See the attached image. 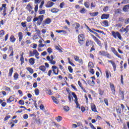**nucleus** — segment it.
Wrapping results in <instances>:
<instances>
[{"mask_svg":"<svg viewBox=\"0 0 129 129\" xmlns=\"http://www.w3.org/2000/svg\"><path fill=\"white\" fill-rule=\"evenodd\" d=\"M36 15H35L34 18L33 19V23L37 22V26H41L42 23H43V21H44V15H39L38 17H36Z\"/></svg>","mask_w":129,"mask_h":129,"instance_id":"nucleus-1","label":"nucleus"},{"mask_svg":"<svg viewBox=\"0 0 129 129\" xmlns=\"http://www.w3.org/2000/svg\"><path fill=\"white\" fill-rule=\"evenodd\" d=\"M39 55H40V53L38 52V50H37V49H33V51H29L30 57H34L35 56V57L36 59H40V57L39 56Z\"/></svg>","mask_w":129,"mask_h":129,"instance_id":"nucleus-2","label":"nucleus"},{"mask_svg":"<svg viewBox=\"0 0 129 129\" xmlns=\"http://www.w3.org/2000/svg\"><path fill=\"white\" fill-rule=\"evenodd\" d=\"M78 40L79 44H80L81 46H82L85 41V36H84L83 34H79L78 37Z\"/></svg>","mask_w":129,"mask_h":129,"instance_id":"nucleus-3","label":"nucleus"},{"mask_svg":"<svg viewBox=\"0 0 129 129\" xmlns=\"http://www.w3.org/2000/svg\"><path fill=\"white\" fill-rule=\"evenodd\" d=\"M111 36H112L113 38L114 39H119V40H121L122 37H121V35L118 31L115 32L114 31H112L111 32Z\"/></svg>","mask_w":129,"mask_h":129,"instance_id":"nucleus-4","label":"nucleus"},{"mask_svg":"<svg viewBox=\"0 0 129 129\" xmlns=\"http://www.w3.org/2000/svg\"><path fill=\"white\" fill-rule=\"evenodd\" d=\"M99 55L100 56H104V57H107L109 59L111 58V55L108 53L107 51H105V50H101L99 51Z\"/></svg>","mask_w":129,"mask_h":129,"instance_id":"nucleus-5","label":"nucleus"},{"mask_svg":"<svg viewBox=\"0 0 129 129\" xmlns=\"http://www.w3.org/2000/svg\"><path fill=\"white\" fill-rule=\"evenodd\" d=\"M18 38L19 42H21V45L22 47L25 46V41H22V40H23V32H19L18 33Z\"/></svg>","mask_w":129,"mask_h":129,"instance_id":"nucleus-6","label":"nucleus"},{"mask_svg":"<svg viewBox=\"0 0 129 129\" xmlns=\"http://www.w3.org/2000/svg\"><path fill=\"white\" fill-rule=\"evenodd\" d=\"M71 94L73 97L75 98V102L77 105V108H80V105H79V103H78V98H77L76 94H75L74 92H71Z\"/></svg>","mask_w":129,"mask_h":129,"instance_id":"nucleus-7","label":"nucleus"},{"mask_svg":"<svg viewBox=\"0 0 129 129\" xmlns=\"http://www.w3.org/2000/svg\"><path fill=\"white\" fill-rule=\"evenodd\" d=\"M91 36L92 37V38H93L94 41H95V42H96V43L97 44V45L100 46V47H101V46H102L101 41H100L99 39H98L97 37H96L93 34L91 35Z\"/></svg>","mask_w":129,"mask_h":129,"instance_id":"nucleus-8","label":"nucleus"},{"mask_svg":"<svg viewBox=\"0 0 129 129\" xmlns=\"http://www.w3.org/2000/svg\"><path fill=\"white\" fill-rule=\"evenodd\" d=\"M53 74L55 75H59V68L57 66H53L51 67Z\"/></svg>","mask_w":129,"mask_h":129,"instance_id":"nucleus-9","label":"nucleus"},{"mask_svg":"<svg viewBox=\"0 0 129 129\" xmlns=\"http://www.w3.org/2000/svg\"><path fill=\"white\" fill-rule=\"evenodd\" d=\"M52 22L51 19L48 18L45 19L42 22L43 27H45L46 25H49V24Z\"/></svg>","mask_w":129,"mask_h":129,"instance_id":"nucleus-10","label":"nucleus"},{"mask_svg":"<svg viewBox=\"0 0 129 129\" xmlns=\"http://www.w3.org/2000/svg\"><path fill=\"white\" fill-rule=\"evenodd\" d=\"M111 51L118 58H120V59H121V56L119 54H118V52H117V51L115 50V48L114 47H111Z\"/></svg>","mask_w":129,"mask_h":129,"instance_id":"nucleus-11","label":"nucleus"},{"mask_svg":"<svg viewBox=\"0 0 129 129\" xmlns=\"http://www.w3.org/2000/svg\"><path fill=\"white\" fill-rule=\"evenodd\" d=\"M109 86L112 92V93L113 95H115V87H114V85L112 84V83H109Z\"/></svg>","mask_w":129,"mask_h":129,"instance_id":"nucleus-12","label":"nucleus"},{"mask_svg":"<svg viewBox=\"0 0 129 129\" xmlns=\"http://www.w3.org/2000/svg\"><path fill=\"white\" fill-rule=\"evenodd\" d=\"M119 96L121 100H124V91L119 89Z\"/></svg>","mask_w":129,"mask_h":129,"instance_id":"nucleus-13","label":"nucleus"},{"mask_svg":"<svg viewBox=\"0 0 129 129\" xmlns=\"http://www.w3.org/2000/svg\"><path fill=\"white\" fill-rule=\"evenodd\" d=\"M86 27L88 30H89V32H90L91 33H92L93 34H94V35H95V36H96V37H97L99 39L101 38V37L98 35V33L92 31L91 29L89 28V27H88V26L86 25Z\"/></svg>","mask_w":129,"mask_h":129,"instance_id":"nucleus-14","label":"nucleus"},{"mask_svg":"<svg viewBox=\"0 0 129 129\" xmlns=\"http://www.w3.org/2000/svg\"><path fill=\"white\" fill-rule=\"evenodd\" d=\"M11 52V54L9 55V57H12L14 56V49L13 48V46H9L8 49V53Z\"/></svg>","mask_w":129,"mask_h":129,"instance_id":"nucleus-15","label":"nucleus"},{"mask_svg":"<svg viewBox=\"0 0 129 129\" xmlns=\"http://www.w3.org/2000/svg\"><path fill=\"white\" fill-rule=\"evenodd\" d=\"M108 62H109V63H111V64H112L113 68V71H116V64L115 63V62H114L112 60H108Z\"/></svg>","mask_w":129,"mask_h":129,"instance_id":"nucleus-16","label":"nucleus"},{"mask_svg":"<svg viewBox=\"0 0 129 129\" xmlns=\"http://www.w3.org/2000/svg\"><path fill=\"white\" fill-rule=\"evenodd\" d=\"M15 101V97H14L13 96H11L9 98H8L7 100V103H12L13 101Z\"/></svg>","mask_w":129,"mask_h":129,"instance_id":"nucleus-17","label":"nucleus"},{"mask_svg":"<svg viewBox=\"0 0 129 129\" xmlns=\"http://www.w3.org/2000/svg\"><path fill=\"white\" fill-rule=\"evenodd\" d=\"M91 108L92 111H94V112H98L97 109H96V106L94 104H91Z\"/></svg>","mask_w":129,"mask_h":129,"instance_id":"nucleus-18","label":"nucleus"},{"mask_svg":"<svg viewBox=\"0 0 129 129\" xmlns=\"http://www.w3.org/2000/svg\"><path fill=\"white\" fill-rule=\"evenodd\" d=\"M109 18V14H102L101 16V20H107Z\"/></svg>","mask_w":129,"mask_h":129,"instance_id":"nucleus-19","label":"nucleus"},{"mask_svg":"<svg viewBox=\"0 0 129 129\" xmlns=\"http://www.w3.org/2000/svg\"><path fill=\"white\" fill-rule=\"evenodd\" d=\"M55 5V3L52 2H47V4L45 5L46 8H52V7Z\"/></svg>","mask_w":129,"mask_h":129,"instance_id":"nucleus-20","label":"nucleus"},{"mask_svg":"<svg viewBox=\"0 0 129 129\" xmlns=\"http://www.w3.org/2000/svg\"><path fill=\"white\" fill-rule=\"evenodd\" d=\"M91 44H93V41L90 39H88L86 40V47H88L89 46H90Z\"/></svg>","mask_w":129,"mask_h":129,"instance_id":"nucleus-21","label":"nucleus"},{"mask_svg":"<svg viewBox=\"0 0 129 129\" xmlns=\"http://www.w3.org/2000/svg\"><path fill=\"white\" fill-rule=\"evenodd\" d=\"M78 84L79 85V86H80V87L81 88L82 90H83L84 92L86 93V90L85 89V88L83 87L81 82H80V81H78Z\"/></svg>","mask_w":129,"mask_h":129,"instance_id":"nucleus-22","label":"nucleus"},{"mask_svg":"<svg viewBox=\"0 0 129 129\" xmlns=\"http://www.w3.org/2000/svg\"><path fill=\"white\" fill-rule=\"evenodd\" d=\"M13 73H14V68H11L9 70V73H8V77H12L13 75Z\"/></svg>","mask_w":129,"mask_h":129,"instance_id":"nucleus-23","label":"nucleus"},{"mask_svg":"<svg viewBox=\"0 0 129 129\" xmlns=\"http://www.w3.org/2000/svg\"><path fill=\"white\" fill-rule=\"evenodd\" d=\"M10 40L11 43H15V42H16V39L14 35H11L10 37Z\"/></svg>","mask_w":129,"mask_h":129,"instance_id":"nucleus-24","label":"nucleus"},{"mask_svg":"<svg viewBox=\"0 0 129 129\" xmlns=\"http://www.w3.org/2000/svg\"><path fill=\"white\" fill-rule=\"evenodd\" d=\"M24 60L25 59L24 58V52H22L20 57L21 65H23L24 64Z\"/></svg>","mask_w":129,"mask_h":129,"instance_id":"nucleus-25","label":"nucleus"},{"mask_svg":"<svg viewBox=\"0 0 129 129\" xmlns=\"http://www.w3.org/2000/svg\"><path fill=\"white\" fill-rule=\"evenodd\" d=\"M60 11V10L57 8H53L50 10V12L53 14H56Z\"/></svg>","mask_w":129,"mask_h":129,"instance_id":"nucleus-26","label":"nucleus"},{"mask_svg":"<svg viewBox=\"0 0 129 129\" xmlns=\"http://www.w3.org/2000/svg\"><path fill=\"white\" fill-rule=\"evenodd\" d=\"M122 10L120 8L116 9L115 10L114 13L115 15H119L121 14Z\"/></svg>","mask_w":129,"mask_h":129,"instance_id":"nucleus-27","label":"nucleus"},{"mask_svg":"<svg viewBox=\"0 0 129 129\" xmlns=\"http://www.w3.org/2000/svg\"><path fill=\"white\" fill-rule=\"evenodd\" d=\"M98 12H92V13H90L89 15L91 16V17H96V16H98Z\"/></svg>","mask_w":129,"mask_h":129,"instance_id":"nucleus-28","label":"nucleus"},{"mask_svg":"<svg viewBox=\"0 0 129 129\" xmlns=\"http://www.w3.org/2000/svg\"><path fill=\"white\" fill-rule=\"evenodd\" d=\"M29 62L31 65H34L35 64V59L34 57H31L29 59Z\"/></svg>","mask_w":129,"mask_h":129,"instance_id":"nucleus-29","label":"nucleus"},{"mask_svg":"<svg viewBox=\"0 0 129 129\" xmlns=\"http://www.w3.org/2000/svg\"><path fill=\"white\" fill-rule=\"evenodd\" d=\"M116 110L118 114H121V108L120 106H117L116 108Z\"/></svg>","mask_w":129,"mask_h":129,"instance_id":"nucleus-30","label":"nucleus"},{"mask_svg":"<svg viewBox=\"0 0 129 129\" xmlns=\"http://www.w3.org/2000/svg\"><path fill=\"white\" fill-rule=\"evenodd\" d=\"M93 31H95V32H97V33H100V34H102L103 35H105V33L103 32V31L95 29L94 28L92 29Z\"/></svg>","mask_w":129,"mask_h":129,"instance_id":"nucleus-31","label":"nucleus"},{"mask_svg":"<svg viewBox=\"0 0 129 129\" xmlns=\"http://www.w3.org/2000/svg\"><path fill=\"white\" fill-rule=\"evenodd\" d=\"M39 69L40 70V71L45 72V71H46V67H45V66H41L39 67Z\"/></svg>","mask_w":129,"mask_h":129,"instance_id":"nucleus-32","label":"nucleus"},{"mask_svg":"<svg viewBox=\"0 0 129 129\" xmlns=\"http://www.w3.org/2000/svg\"><path fill=\"white\" fill-rule=\"evenodd\" d=\"M88 67L89 68H90L91 69L92 68H94V64H93V62L89 61L88 63Z\"/></svg>","mask_w":129,"mask_h":129,"instance_id":"nucleus-33","label":"nucleus"},{"mask_svg":"<svg viewBox=\"0 0 129 129\" xmlns=\"http://www.w3.org/2000/svg\"><path fill=\"white\" fill-rule=\"evenodd\" d=\"M51 98H52L53 102H54V103H55V104H58V103H59V101H58V99H57V98H56V97H55L54 96H52Z\"/></svg>","mask_w":129,"mask_h":129,"instance_id":"nucleus-34","label":"nucleus"},{"mask_svg":"<svg viewBox=\"0 0 129 129\" xmlns=\"http://www.w3.org/2000/svg\"><path fill=\"white\" fill-rule=\"evenodd\" d=\"M75 25H76L75 29L76 32H78V29L80 28V24L77 22L75 23Z\"/></svg>","mask_w":129,"mask_h":129,"instance_id":"nucleus-35","label":"nucleus"},{"mask_svg":"<svg viewBox=\"0 0 129 129\" xmlns=\"http://www.w3.org/2000/svg\"><path fill=\"white\" fill-rule=\"evenodd\" d=\"M105 74H106V78L107 79L109 78V75H110V77H111V73L109 71H106Z\"/></svg>","mask_w":129,"mask_h":129,"instance_id":"nucleus-36","label":"nucleus"},{"mask_svg":"<svg viewBox=\"0 0 129 129\" xmlns=\"http://www.w3.org/2000/svg\"><path fill=\"white\" fill-rule=\"evenodd\" d=\"M119 32L121 33H124V32L127 33L128 30H127V28H123V27H122L121 29L119 30Z\"/></svg>","mask_w":129,"mask_h":129,"instance_id":"nucleus-37","label":"nucleus"},{"mask_svg":"<svg viewBox=\"0 0 129 129\" xmlns=\"http://www.w3.org/2000/svg\"><path fill=\"white\" fill-rule=\"evenodd\" d=\"M39 15H44L46 14V11L45 10L40 9L38 11Z\"/></svg>","mask_w":129,"mask_h":129,"instance_id":"nucleus-38","label":"nucleus"},{"mask_svg":"<svg viewBox=\"0 0 129 129\" xmlns=\"http://www.w3.org/2000/svg\"><path fill=\"white\" fill-rule=\"evenodd\" d=\"M14 80H17L18 78H19V74L18 73H15L13 76Z\"/></svg>","mask_w":129,"mask_h":129,"instance_id":"nucleus-39","label":"nucleus"},{"mask_svg":"<svg viewBox=\"0 0 129 129\" xmlns=\"http://www.w3.org/2000/svg\"><path fill=\"white\" fill-rule=\"evenodd\" d=\"M68 63L70 64L71 66H72L73 67H75V64L73 62H71V60H70V57H68Z\"/></svg>","mask_w":129,"mask_h":129,"instance_id":"nucleus-40","label":"nucleus"},{"mask_svg":"<svg viewBox=\"0 0 129 129\" xmlns=\"http://www.w3.org/2000/svg\"><path fill=\"white\" fill-rule=\"evenodd\" d=\"M103 27H108V21L104 20L103 21Z\"/></svg>","mask_w":129,"mask_h":129,"instance_id":"nucleus-41","label":"nucleus"},{"mask_svg":"<svg viewBox=\"0 0 129 129\" xmlns=\"http://www.w3.org/2000/svg\"><path fill=\"white\" fill-rule=\"evenodd\" d=\"M84 5L87 9H89V7L90 6V4L88 2H85Z\"/></svg>","mask_w":129,"mask_h":129,"instance_id":"nucleus-42","label":"nucleus"},{"mask_svg":"<svg viewBox=\"0 0 129 129\" xmlns=\"http://www.w3.org/2000/svg\"><path fill=\"white\" fill-rule=\"evenodd\" d=\"M87 10L85 9V8H83L81 9V10L80 11V13L81 14H85V13H86Z\"/></svg>","mask_w":129,"mask_h":129,"instance_id":"nucleus-43","label":"nucleus"},{"mask_svg":"<svg viewBox=\"0 0 129 129\" xmlns=\"http://www.w3.org/2000/svg\"><path fill=\"white\" fill-rule=\"evenodd\" d=\"M122 10L123 12H128V8H127V6L126 5H124L122 8Z\"/></svg>","mask_w":129,"mask_h":129,"instance_id":"nucleus-44","label":"nucleus"},{"mask_svg":"<svg viewBox=\"0 0 129 129\" xmlns=\"http://www.w3.org/2000/svg\"><path fill=\"white\" fill-rule=\"evenodd\" d=\"M27 70L28 71H29V72L31 74H33L34 73V70L31 68H27Z\"/></svg>","mask_w":129,"mask_h":129,"instance_id":"nucleus-45","label":"nucleus"},{"mask_svg":"<svg viewBox=\"0 0 129 129\" xmlns=\"http://www.w3.org/2000/svg\"><path fill=\"white\" fill-rule=\"evenodd\" d=\"M62 117L61 116H58L57 117H56L55 119L57 120V121H58V122L61 121V120H62Z\"/></svg>","mask_w":129,"mask_h":129,"instance_id":"nucleus-46","label":"nucleus"},{"mask_svg":"<svg viewBox=\"0 0 129 129\" xmlns=\"http://www.w3.org/2000/svg\"><path fill=\"white\" fill-rule=\"evenodd\" d=\"M68 69L70 73H73V69H72V67L69 66L68 67Z\"/></svg>","mask_w":129,"mask_h":129,"instance_id":"nucleus-47","label":"nucleus"},{"mask_svg":"<svg viewBox=\"0 0 129 129\" xmlns=\"http://www.w3.org/2000/svg\"><path fill=\"white\" fill-rule=\"evenodd\" d=\"M99 94L101 96L103 95L104 94V91L101 90V89H99Z\"/></svg>","mask_w":129,"mask_h":129,"instance_id":"nucleus-48","label":"nucleus"},{"mask_svg":"<svg viewBox=\"0 0 129 129\" xmlns=\"http://www.w3.org/2000/svg\"><path fill=\"white\" fill-rule=\"evenodd\" d=\"M32 19H33V17L32 16H28L27 18V22L28 23H30V22H32Z\"/></svg>","mask_w":129,"mask_h":129,"instance_id":"nucleus-49","label":"nucleus"},{"mask_svg":"<svg viewBox=\"0 0 129 129\" xmlns=\"http://www.w3.org/2000/svg\"><path fill=\"white\" fill-rule=\"evenodd\" d=\"M35 95H39L40 92L39 91V89L36 88L34 90Z\"/></svg>","mask_w":129,"mask_h":129,"instance_id":"nucleus-50","label":"nucleus"},{"mask_svg":"<svg viewBox=\"0 0 129 129\" xmlns=\"http://www.w3.org/2000/svg\"><path fill=\"white\" fill-rule=\"evenodd\" d=\"M47 52L48 54H51V53H53V49L51 47H48L47 48Z\"/></svg>","mask_w":129,"mask_h":129,"instance_id":"nucleus-51","label":"nucleus"},{"mask_svg":"<svg viewBox=\"0 0 129 129\" xmlns=\"http://www.w3.org/2000/svg\"><path fill=\"white\" fill-rule=\"evenodd\" d=\"M122 5H126V4H129V0H123V2L121 3Z\"/></svg>","mask_w":129,"mask_h":129,"instance_id":"nucleus-52","label":"nucleus"},{"mask_svg":"<svg viewBox=\"0 0 129 129\" xmlns=\"http://www.w3.org/2000/svg\"><path fill=\"white\" fill-rule=\"evenodd\" d=\"M64 6H65V2H63L62 3H61L59 5V8L60 9H63V8H64Z\"/></svg>","mask_w":129,"mask_h":129,"instance_id":"nucleus-53","label":"nucleus"},{"mask_svg":"<svg viewBox=\"0 0 129 129\" xmlns=\"http://www.w3.org/2000/svg\"><path fill=\"white\" fill-rule=\"evenodd\" d=\"M123 21H124L123 17H120L118 18V23H123Z\"/></svg>","mask_w":129,"mask_h":129,"instance_id":"nucleus-54","label":"nucleus"},{"mask_svg":"<svg viewBox=\"0 0 129 129\" xmlns=\"http://www.w3.org/2000/svg\"><path fill=\"white\" fill-rule=\"evenodd\" d=\"M7 7V4H3L2 7L0 8V12H2Z\"/></svg>","mask_w":129,"mask_h":129,"instance_id":"nucleus-55","label":"nucleus"},{"mask_svg":"<svg viewBox=\"0 0 129 129\" xmlns=\"http://www.w3.org/2000/svg\"><path fill=\"white\" fill-rule=\"evenodd\" d=\"M7 15V7L4 9L3 16L5 17Z\"/></svg>","mask_w":129,"mask_h":129,"instance_id":"nucleus-56","label":"nucleus"},{"mask_svg":"<svg viewBox=\"0 0 129 129\" xmlns=\"http://www.w3.org/2000/svg\"><path fill=\"white\" fill-rule=\"evenodd\" d=\"M63 109H64V110H65V111H69L70 108H69V107H68V106H66L63 107Z\"/></svg>","mask_w":129,"mask_h":129,"instance_id":"nucleus-57","label":"nucleus"},{"mask_svg":"<svg viewBox=\"0 0 129 129\" xmlns=\"http://www.w3.org/2000/svg\"><path fill=\"white\" fill-rule=\"evenodd\" d=\"M47 93L48 95H53V93H52V91L51 90H46Z\"/></svg>","mask_w":129,"mask_h":129,"instance_id":"nucleus-58","label":"nucleus"},{"mask_svg":"<svg viewBox=\"0 0 129 129\" xmlns=\"http://www.w3.org/2000/svg\"><path fill=\"white\" fill-rule=\"evenodd\" d=\"M21 26L23 27V28H26V27H27V22H22Z\"/></svg>","mask_w":129,"mask_h":129,"instance_id":"nucleus-59","label":"nucleus"},{"mask_svg":"<svg viewBox=\"0 0 129 129\" xmlns=\"http://www.w3.org/2000/svg\"><path fill=\"white\" fill-rule=\"evenodd\" d=\"M19 103L20 104V105H24L25 104V101L24 100H19Z\"/></svg>","mask_w":129,"mask_h":129,"instance_id":"nucleus-60","label":"nucleus"},{"mask_svg":"<svg viewBox=\"0 0 129 129\" xmlns=\"http://www.w3.org/2000/svg\"><path fill=\"white\" fill-rule=\"evenodd\" d=\"M9 118H11V115L6 116L4 119V121H7Z\"/></svg>","mask_w":129,"mask_h":129,"instance_id":"nucleus-61","label":"nucleus"},{"mask_svg":"<svg viewBox=\"0 0 129 129\" xmlns=\"http://www.w3.org/2000/svg\"><path fill=\"white\" fill-rule=\"evenodd\" d=\"M74 59L76 62H78V61L79 60V56H78V55H75Z\"/></svg>","mask_w":129,"mask_h":129,"instance_id":"nucleus-62","label":"nucleus"},{"mask_svg":"<svg viewBox=\"0 0 129 129\" xmlns=\"http://www.w3.org/2000/svg\"><path fill=\"white\" fill-rule=\"evenodd\" d=\"M120 82L121 84L123 85V75H121L120 76Z\"/></svg>","mask_w":129,"mask_h":129,"instance_id":"nucleus-63","label":"nucleus"},{"mask_svg":"<svg viewBox=\"0 0 129 129\" xmlns=\"http://www.w3.org/2000/svg\"><path fill=\"white\" fill-rule=\"evenodd\" d=\"M124 24L125 25H128V24H129V18H127L124 20Z\"/></svg>","mask_w":129,"mask_h":129,"instance_id":"nucleus-64","label":"nucleus"}]
</instances>
